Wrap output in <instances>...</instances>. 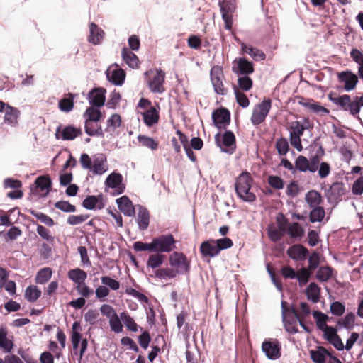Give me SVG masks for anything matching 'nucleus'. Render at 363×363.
<instances>
[{
  "label": "nucleus",
  "mask_w": 363,
  "mask_h": 363,
  "mask_svg": "<svg viewBox=\"0 0 363 363\" xmlns=\"http://www.w3.org/2000/svg\"><path fill=\"white\" fill-rule=\"evenodd\" d=\"M79 162L83 169L89 170L94 175H102L108 170L107 159L103 153L93 155L92 159L88 154L82 153Z\"/></svg>",
  "instance_id": "f257e3e1"
},
{
  "label": "nucleus",
  "mask_w": 363,
  "mask_h": 363,
  "mask_svg": "<svg viewBox=\"0 0 363 363\" xmlns=\"http://www.w3.org/2000/svg\"><path fill=\"white\" fill-rule=\"evenodd\" d=\"M169 264L175 267L177 274L188 275L191 272V261L182 252L174 251L169 257Z\"/></svg>",
  "instance_id": "f03ea898"
},
{
  "label": "nucleus",
  "mask_w": 363,
  "mask_h": 363,
  "mask_svg": "<svg viewBox=\"0 0 363 363\" xmlns=\"http://www.w3.org/2000/svg\"><path fill=\"white\" fill-rule=\"evenodd\" d=\"M215 143L220 148V151L228 154H233L236 149V138L233 131L225 130L223 135L220 133L215 135Z\"/></svg>",
  "instance_id": "7ed1b4c3"
},
{
  "label": "nucleus",
  "mask_w": 363,
  "mask_h": 363,
  "mask_svg": "<svg viewBox=\"0 0 363 363\" xmlns=\"http://www.w3.org/2000/svg\"><path fill=\"white\" fill-rule=\"evenodd\" d=\"M272 108V99L264 98L263 101L257 104L253 109L251 116V123L254 125H258L264 121Z\"/></svg>",
  "instance_id": "20e7f679"
},
{
  "label": "nucleus",
  "mask_w": 363,
  "mask_h": 363,
  "mask_svg": "<svg viewBox=\"0 0 363 363\" xmlns=\"http://www.w3.org/2000/svg\"><path fill=\"white\" fill-rule=\"evenodd\" d=\"M153 240L155 253L170 252L176 249V240L171 233L162 234Z\"/></svg>",
  "instance_id": "39448f33"
},
{
  "label": "nucleus",
  "mask_w": 363,
  "mask_h": 363,
  "mask_svg": "<svg viewBox=\"0 0 363 363\" xmlns=\"http://www.w3.org/2000/svg\"><path fill=\"white\" fill-rule=\"evenodd\" d=\"M224 78L223 69L221 66L214 65L210 70V79L216 94L225 96L228 93L224 87L223 79Z\"/></svg>",
  "instance_id": "423d86ee"
},
{
  "label": "nucleus",
  "mask_w": 363,
  "mask_h": 363,
  "mask_svg": "<svg viewBox=\"0 0 363 363\" xmlns=\"http://www.w3.org/2000/svg\"><path fill=\"white\" fill-rule=\"evenodd\" d=\"M213 125L218 130H225L230 123V112L223 106L215 109L211 114Z\"/></svg>",
  "instance_id": "0eeeda50"
},
{
  "label": "nucleus",
  "mask_w": 363,
  "mask_h": 363,
  "mask_svg": "<svg viewBox=\"0 0 363 363\" xmlns=\"http://www.w3.org/2000/svg\"><path fill=\"white\" fill-rule=\"evenodd\" d=\"M287 302L284 300L281 301V318L284 329L289 334H296L298 333L296 321L297 319L289 311V308L286 309Z\"/></svg>",
  "instance_id": "6e6552de"
},
{
  "label": "nucleus",
  "mask_w": 363,
  "mask_h": 363,
  "mask_svg": "<svg viewBox=\"0 0 363 363\" xmlns=\"http://www.w3.org/2000/svg\"><path fill=\"white\" fill-rule=\"evenodd\" d=\"M337 79L344 84L343 89L347 92L354 90L359 82L358 76L350 69L338 72Z\"/></svg>",
  "instance_id": "1a4fd4ad"
},
{
  "label": "nucleus",
  "mask_w": 363,
  "mask_h": 363,
  "mask_svg": "<svg viewBox=\"0 0 363 363\" xmlns=\"http://www.w3.org/2000/svg\"><path fill=\"white\" fill-rule=\"evenodd\" d=\"M123 176L116 171L112 172L106 179L104 185L106 188L116 189L113 195L122 194L125 189V184L123 183Z\"/></svg>",
  "instance_id": "9d476101"
},
{
  "label": "nucleus",
  "mask_w": 363,
  "mask_h": 363,
  "mask_svg": "<svg viewBox=\"0 0 363 363\" xmlns=\"http://www.w3.org/2000/svg\"><path fill=\"white\" fill-rule=\"evenodd\" d=\"M340 102L341 103L339 106L342 111L349 112V113L354 118H357L358 121L362 122V119L359 116L361 108L357 100L355 99V96L352 100H351L350 95L345 94V96L342 98V100Z\"/></svg>",
  "instance_id": "9b49d317"
},
{
  "label": "nucleus",
  "mask_w": 363,
  "mask_h": 363,
  "mask_svg": "<svg viewBox=\"0 0 363 363\" xmlns=\"http://www.w3.org/2000/svg\"><path fill=\"white\" fill-rule=\"evenodd\" d=\"M281 347L280 342L277 340H265L262 344V350L266 357L271 360L279 359L281 355Z\"/></svg>",
  "instance_id": "f8f14e48"
},
{
  "label": "nucleus",
  "mask_w": 363,
  "mask_h": 363,
  "mask_svg": "<svg viewBox=\"0 0 363 363\" xmlns=\"http://www.w3.org/2000/svg\"><path fill=\"white\" fill-rule=\"evenodd\" d=\"M106 89L103 87H94L87 94V99L90 107L101 108L105 104Z\"/></svg>",
  "instance_id": "ddd939ff"
},
{
  "label": "nucleus",
  "mask_w": 363,
  "mask_h": 363,
  "mask_svg": "<svg viewBox=\"0 0 363 363\" xmlns=\"http://www.w3.org/2000/svg\"><path fill=\"white\" fill-rule=\"evenodd\" d=\"M61 125L57 128L55 133L56 139H62V140H73L77 136L82 134V129L80 128H76L72 125H68L65 126L62 131Z\"/></svg>",
  "instance_id": "4468645a"
},
{
  "label": "nucleus",
  "mask_w": 363,
  "mask_h": 363,
  "mask_svg": "<svg viewBox=\"0 0 363 363\" xmlns=\"http://www.w3.org/2000/svg\"><path fill=\"white\" fill-rule=\"evenodd\" d=\"M52 184V179L49 175L39 176L35 180V186H30V194L38 196V189H39L41 191L46 190V192L41 196L45 197L51 191Z\"/></svg>",
  "instance_id": "2eb2a0df"
},
{
  "label": "nucleus",
  "mask_w": 363,
  "mask_h": 363,
  "mask_svg": "<svg viewBox=\"0 0 363 363\" xmlns=\"http://www.w3.org/2000/svg\"><path fill=\"white\" fill-rule=\"evenodd\" d=\"M236 65L233 66L232 71L238 76L250 75L255 72L254 64L245 57H239L235 60Z\"/></svg>",
  "instance_id": "dca6fc26"
},
{
  "label": "nucleus",
  "mask_w": 363,
  "mask_h": 363,
  "mask_svg": "<svg viewBox=\"0 0 363 363\" xmlns=\"http://www.w3.org/2000/svg\"><path fill=\"white\" fill-rule=\"evenodd\" d=\"M345 189L342 182H334L326 191V197L329 203H337L345 194Z\"/></svg>",
  "instance_id": "f3484780"
},
{
  "label": "nucleus",
  "mask_w": 363,
  "mask_h": 363,
  "mask_svg": "<svg viewBox=\"0 0 363 363\" xmlns=\"http://www.w3.org/2000/svg\"><path fill=\"white\" fill-rule=\"evenodd\" d=\"M82 206L86 210H101L105 206L104 196L102 194L88 195L82 201Z\"/></svg>",
  "instance_id": "a211bd4d"
},
{
  "label": "nucleus",
  "mask_w": 363,
  "mask_h": 363,
  "mask_svg": "<svg viewBox=\"0 0 363 363\" xmlns=\"http://www.w3.org/2000/svg\"><path fill=\"white\" fill-rule=\"evenodd\" d=\"M309 354L314 363H333L330 360L333 354L323 346L318 345L315 350H311Z\"/></svg>",
  "instance_id": "6ab92c4d"
},
{
  "label": "nucleus",
  "mask_w": 363,
  "mask_h": 363,
  "mask_svg": "<svg viewBox=\"0 0 363 363\" xmlns=\"http://www.w3.org/2000/svg\"><path fill=\"white\" fill-rule=\"evenodd\" d=\"M165 73L162 69H157L153 78L148 81L147 86L152 93L162 94L164 91L163 84Z\"/></svg>",
  "instance_id": "aec40b11"
},
{
  "label": "nucleus",
  "mask_w": 363,
  "mask_h": 363,
  "mask_svg": "<svg viewBox=\"0 0 363 363\" xmlns=\"http://www.w3.org/2000/svg\"><path fill=\"white\" fill-rule=\"evenodd\" d=\"M286 253L294 261H303L308 257L309 250L301 244H296L289 247Z\"/></svg>",
  "instance_id": "412c9836"
},
{
  "label": "nucleus",
  "mask_w": 363,
  "mask_h": 363,
  "mask_svg": "<svg viewBox=\"0 0 363 363\" xmlns=\"http://www.w3.org/2000/svg\"><path fill=\"white\" fill-rule=\"evenodd\" d=\"M118 208L125 216L133 217L135 214V207L128 196H122L116 201Z\"/></svg>",
  "instance_id": "4be33fe9"
},
{
  "label": "nucleus",
  "mask_w": 363,
  "mask_h": 363,
  "mask_svg": "<svg viewBox=\"0 0 363 363\" xmlns=\"http://www.w3.org/2000/svg\"><path fill=\"white\" fill-rule=\"evenodd\" d=\"M107 80L115 86H121L124 84L126 74L125 72L119 67L109 72L108 69L106 72Z\"/></svg>",
  "instance_id": "5701e85b"
},
{
  "label": "nucleus",
  "mask_w": 363,
  "mask_h": 363,
  "mask_svg": "<svg viewBox=\"0 0 363 363\" xmlns=\"http://www.w3.org/2000/svg\"><path fill=\"white\" fill-rule=\"evenodd\" d=\"M138 216L136 222L140 231L146 230L150 223V212L147 208L142 205H138Z\"/></svg>",
  "instance_id": "b1692460"
},
{
  "label": "nucleus",
  "mask_w": 363,
  "mask_h": 363,
  "mask_svg": "<svg viewBox=\"0 0 363 363\" xmlns=\"http://www.w3.org/2000/svg\"><path fill=\"white\" fill-rule=\"evenodd\" d=\"M200 252L203 257H214L219 254L215 240L211 239L201 242Z\"/></svg>",
  "instance_id": "393cba45"
},
{
  "label": "nucleus",
  "mask_w": 363,
  "mask_h": 363,
  "mask_svg": "<svg viewBox=\"0 0 363 363\" xmlns=\"http://www.w3.org/2000/svg\"><path fill=\"white\" fill-rule=\"evenodd\" d=\"M77 96V94L70 92L65 94L62 99L58 101L59 109L64 113H69L72 111L74 106V99Z\"/></svg>",
  "instance_id": "a878e982"
},
{
  "label": "nucleus",
  "mask_w": 363,
  "mask_h": 363,
  "mask_svg": "<svg viewBox=\"0 0 363 363\" xmlns=\"http://www.w3.org/2000/svg\"><path fill=\"white\" fill-rule=\"evenodd\" d=\"M252 183L253 178L250 173L247 171L242 172L235 179V191L237 192L238 189L240 191L243 189L252 188Z\"/></svg>",
  "instance_id": "bb28decb"
},
{
  "label": "nucleus",
  "mask_w": 363,
  "mask_h": 363,
  "mask_svg": "<svg viewBox=\"0 0 363 363\" xmlns=\"http://www.w3.org/2000/svg\"><path fill=\"white\" fill-rule=\"evenodd\" d=\"M8 330L5 325L0 326V349L5 353H10L14 347L12 339L7 337Z\"/></svg>",
  "instance_id": "cd10ccee"
},
{
  "label": "nucleus",
  "mask_w": 363,
  "mask_h": 363,
  "mask_svg": "<svg viewBox=\"0 0 363 363\" xmlns=\"http://www.w3.org/2000/svg\"><path fill=\"white\" fill-rule=\"evenodd\" d=\"M89 30V42L96 45L101 44L104 35V30L94 22L90 23Z\"/></svg>",
  "instance_id": "c85d7f7f"
},
{
  "label": "nucleus",
  "mask_w": 363,
  "mask_h": 363,
  "mask_svg": "<svg viewBox=\"0 0 363 363\" xmlns=\"http://www.w3.org/2000/svg\"><path fill=\"white\" fill-rule=\"evenodd\" d=\"M143 122L147 127H152L157 124L160 119L159 111L154 106L143 113Z\"/></svg>",
  "instance_id": "c756f323"
},
{
  "label": "nucleus",
  "mask_w": 363,
  "mask_h": 363,
  "mask_svg": "<svg viewBox=\"0 0 363 363\" xmlns=\"http://www.w3.org/2000/svg\"><path fill=\"white\" fill-rule=\"evenodd\" d=\"M20 114L21 112L17 108L10 106L4 113V123L12 127L16 126L18 123Z\"/></svg>",
  "instance_id": "7c9ffc66"
},
{
  "label": "nucleus",
  "mask_w": 363,
  "mask_h": 363,
  "mask_svg": "<svg viewBox=\"0 0 363 363\" xmlns=\"http://www.w3.org/2000/svg\"><path fill=\"white\" fill-rule=\"evenodd\" d=\"M123 60L127 65L133 69L138 67L139 59L138 56L130 50L128 48L124 47L121 50Z\"/></svg>",
  "instance_id": "2f4dec72"
},
{
  "label": "nucleus",
  "mask_w": 363,
  "mask_h": 363,
  "mask_svg": "<svg viewBox=\"0 0 363 363\" xmlns=\"http://www.w3.org/2000/svg\"><path fill=\"white\" fill-rule=\"evenodd\" d=\"M320 287L316 283L311 282L306 289L307 299L314 303H318L320 298Z\"/></svg>",
  "instance_id": "473e14b6"
},
{
  "label": "nucleus",
  "mask_w": 363,
  "mask_h": 363,
  "mask_svg": "<svg viewBox=\"0 0 363 363\" xmlns=\"http://www.w3.org/2000/svg\"><path fill=\"white\" fill-rule=\"evenodd\" d=\"M83 116L85 118L84 123H97L101 120L102 114L99 108L88 107L84 113Z\"/></svg>",
  "instance_id": "72a5a7b5"
},
{
  "label": "nucleus",
  "mask_w": 363,
  "mask_h": 363,
  "mask_svg": "<svg viewBox=\"0 0 363 363\" xmlns=\"http://www.w3.org/2000/svg\"><path fill=\"white\" fill-rule=\"evenodd\" d=\"M350 57L358 65V78L363 80V53L357 48H352L350 51Z\"/></svg>",
  "instance_id": "f704fd0d"
},
{
  "label": "nucleus",
  "mask_w": 363,
  "mask_h": 363,
  "mask_svg": "<svg viewBox=\"0 0 363 363\" xmlns=\"http://www.w3.org/2000/svg\"><path fill=\"white\" fill-rule=\"evenodd\" d=\"M305 199L311 208L320 206L322 203V196L320 193L313 189L310 190L306 193Z\"/></svg>",
  "instance_id": "c9c22d12"
},
{
  "label": "nucleus",
  "mask_w": 363,
  "mask_h": 363,
  "mask_svg": "<svg viewBox=\"0 0 363 363\" xmlns=\"http://www.w3.org/2000/svg\"><path fill=\"white\" fill-rule=\"evenodd\" d=\"M286 231L276 228L274 223H269L267 228V233L269 240L273 242H279Z\"/></svg>",
  "instance_id": "e433bc0d"
},
{
  "label": "nucleus",
  "mask_w": 363,
  "mask_h": 363,
  "mask_svg": "<svg viewBox=\"0 0 363 363\" xmlns=\"http://www.w3.org/2000/svg\"><path fill=\"white\" fill-rule=\"evenodd\" d=\"M356 317L353 312H349L346 315L337 320V325L347 330H351L355 325Z\"/></svg>",
  "instance_id": "4c0bfd02"
},
{
  "label": "nucleus",
  "mask_w": 363,
  "mask_h": 363,
  "mask_svg": "<svg viewBox=\"0 0 363 363\" xmlns=\"http://www.w3.org/2000/svg\"><path fill=\"white\" fill-rule=\"evenodd\" d=\"M68 277L77 285H81L87 277V274L84 270L76 268L68 272Z\"/></svg>",
  "instance_id": "58836bf2"
},
{
  "label": "nucleus",
  "mask_w": 363,
  "mask_h": 363,
  "mask_svg": "<svg viewBox=\"0 0 363 363\" xmlns=\"http://www.w3.org/2000/svg\"><path fill=\"white\" fill-rule=\"evenodd\" d=\"M331 330L333 332V336L329 339L328 335L325 334L324 335V339L326 340L328 342H330L333 346L338 351H342L345 347L343 342L340 338V337L337 334L338 329L337 328H330Z\"/></svg>",
  "instance_id": "ea45409f"
},
{
  "label": "nucleus",
  "mask_w": 363,
  "mask_h": 363,
  "mask_svg": "<svg viewBox=\"0 0 363 363\" xmlns=\"http://www.w3.org/2000/svg\"><path fill=\"white\" fill-rule=\"evenodd\" d=\"M291 238L301 239L305 233L304 229L298 222L291 224L286 232Z\"/></svg>",
  "instance_id": "a19ab883"
},
{
  "label": "nucleus",
  "mask_w": 363,
  "mask_h": 363,
  "mask_svg": "<svg viewBox=\"0 0 363 363\" xmlns=\"http://www.w3.org/2000/svg\"><path fill=\"white\" fill-rule=\"evenodd\" d=\"M164 261V255L161 253H155L149 256L147 260V267L155 269L159 268Z\"/></svg>",
  "instance_id": "79ce46f5"
},
{
  "label": "nucleus",
  "mask_w": 363,
  "mask_h": 363,
  "mask_svg": "<svg viewBox=\"0 0 363 363\" xmlns=\"http://www.w3.org/2000/svg\"><path fill=\"white\" fill-rule=\"evenodd\" d=\"M333 276V268L330 266H322L318 268L315 274V279L320 282L328 281Z\"/></svg>",
  "instance_id": "37998d69"
},
{
  "label": "nucleus",
  "mask_w": 363,
  "mask_h": 363,
  "mask_svg": "<svg viewBox=\"0 0 363 363\" xmlns=\"http://www.w3.org/2000/svg\"><path fill=\"white\" fill-rule=\"evenodd\" d=\"M41 290L36 286L30 285L25 291V298L30 303L36 301L41 296Z\"/></svg>",
  "instance_id": "c03bdc74"
},
{
  "label": "nucleus",
  "mask_w": 363,
  "mask_h": 363,
  "mask_svg": "<svg viewBox=\"0 0 363 363\" xmlns=\"http://www.w3.org/2000/svg\"><path fill=\"white\" fill-rule=\"evenodd\" d=\"M312 210L309 213V220L311 223H314L316 222H321L325 215V209L322 206H317L311 208Z\"/></svg>",
  "instance_id": "a18cd8bd"
},
{
  "label": "nucleus",
  "mask_w": 363,
  "mask_h": 363,
  "mask_svg": "<svg viewBox=\"0 0 363 363\" xmlns=\"http://www.w3.org/2000/svg\"><path fill=\"white\" fill-rule=\"evenodd\" d=\"M120 318L123 323V324L125 325L128 330H130L131 332H138L139 326L135 322L133 318L130 317L127 313L122 312L120 313Z\"/></svg>",
  "instance_id": "49530a36"
},
{
  "label": "nucleus",
  "mask_w": 363,
  "mask_h": 363,
  "mask_svg": "<svg viewBox=\"0 0 363 363\" xmlns=\"http://www.w3.org/2000/svg\"><path fill=\"white\" fill-rule=\"evenodd\" d=\"M133 248L135 252L148 251L150 252L155 253V247L153 239L150 242L136 241L133 243Z\"/></svg>",
  "instance_id": "de8ad7c7"
},
{
  "label": "nucleus",
  "mask_w": 363,
  "mask_h": 363,
  "mask_svg": "<svg viewBox=\"0 0 363 363\" xmlns=\"http://www.w3.org/2000/svg\"><path fill=\"white\" fill-rule=\"evenodd\" d=\"M250 189L251 188L243 189L240 191L238 189L235 193L242 201L252 203L256 201L257 196L253 192L250 191Z\"/></svg>",
  "instance_id": "09e8293b"
},
{
  "label": "nucleus",
  "mask_w": 363,
  "mask_h": 363,
  "mask_svg": "<svg viewBox=\"0 0 363 363\" xmlns=\"http://www.w3.org/2000/svg\"><path fill=\"white\" fill-rule=\"evenodd\" d=\"M28 211L32 216L35 217L38 220H40L42 223L45 224L48 227H52L55 224L53 219L51 217L48 216V215L42 212L37 211L33 209H29Z\"/></svg>",
  "instance_id": "8fccbe9b"
},
{
  "label": "nucleus",
  "mask_w": 363,
  "mask_h": 363,
  "mask_svg": "<svg viewBox=\"0 0 363 363\" xmlns=\"http://www.w3.org/2000/svg\"><path fill=\"white\" fill-rule=\"evenodd\" d=\"M138 142L144 147L150 148L151 150H156L158 148L159 143L152 138L145 135H138L137 137Z\"/></svg>",
  "instance_id": "3c124183"
},
{
  "label": "nucleus",
  "mask_w": 363,
  "mask_h": 363,
  "mask_svg": "<svg viewBox=\"0 0 363 363\" xmlns=\"http://www.w3.org/2000/svg\"><path fill=\"white\" fill-rule=\"evenodd\" d=\"M52 277V270L49 267L40 269L35 276V282L38 284H44Z\"/></svg>",
  "instance_id": "603ef678"
},
{
  "label": "nucleus",
  "mask_w": 363,
  "mask_h": 363,
  "mask_svg": "<svg viewBox=\"0 0 363 363\" xmlns=\"http://www.w3.org/2000/svg\"><path fill=\"white\" fill-rule=\"evenodd\" d=\"M298 170L301 172H311V167L309 165V160L303 155H299L295 160V170Z\"/></svg>",
  "instance_id": "864d4df0"
},
{
  "label": "nucleus",
  "mask_w": 363,
  "mask_h": 363,
  "mask_svg": "<svg viewBox=\"0 0 363 363\" xmlns=\"http://www.w3.org/2000/svg\"><path fill=\"white\" fill-rule=\"evenodd\" d=\"M176 275V272L169 268H160L155 270V277L160 279H173Z\"/></svg>",
  "instance_id": "5fc2aeb1"
},
{
  "label": "nucleus",
  "mask_w": 363,
  "mask_h": 363,
  "mask_svg": "<svg viewBox=\"0 0 363 363\" xmlns=\"http://www.w3.org/2000/svg\"><path fill=\"white\" fill-rule=\"evenodd\" d=\"M238 84L240 89L247 91L250 90L253 86V81L249 75L238 76Z\"/></svg>",
  "instance_id": "6e6d98bb"
},
{
  "label": "nucleus",
  "mask_w": 363,
  "mask_h": 363,
  "mask_svg": "<svg viewBox=\"0 0 363 363\" xmlns=\"http://www.w3.org/2000/svg\"><path fill=\"white\" fill-rule=\"evenodd\" d=\"M275 148L280 156H284L289 150L288 140L284 137H281L276 141Z\"/></svg>",
  "instance_id": "4d7b16f0"
},
{
  "label": "nucleus",
  "mask_w": 363,
  "mask_h": 363,
  "mask_svg": "<svg viewBox=\"0 0 363 363\" xmlns=\"http://www.w3.org/2000/svg\"><path fill=\"white\" fill-rule=\"evenodd\" d=\"M121 125V117L118 113L112 114L106 121V128L104 131L108 132L111 128L114 130Z\"/></svg>",
  "instance_id": "13d9d810"
},
{
  "label": "nucleus",
  "mask_w": 363,
  "mask_h": 363,
  "mask_svg": "<svg viewBox=\"0 0 363 363\" xmlns=\"http://www.w3.org/2000/svg\"><path fill=\"white\" fill-rule=\"evenodd\" d=\"M233 91L238 105L242 108L248 107L250 105V101L246 94L240 91L238 87H236L235 85L233 86Z\"/></svg>",
  "instance_id": "bf43d9fd"
},
{
  "label": "nucleus",
  "mask_w": 363,
  "mask_h": 363,
  "mask_svg": "<svg viewBox=\"0 0 363 363\" xmlns=\"http://www.w3.org/2000/svg\"><path fill=\"white\" fill-rule=\"evenodd\" d=\"M330 311L333 315L337 317L342 316L345 312V306L341 301H333L330 304Z\"/></svg>",
  "instance_id": "052dcab7"
},
{
  "label": "nucleus",
  "mask_w": 363,
  "mask_h": 363,
  "mask_svg": "<svg viewBox=\"0 0 363 363\" xmlns=\"http://www.w3.org/2000/svg\"><path fill=\"white\" fill-rule=\"evenodd\" d=\"M267 182L272 189L277 190H281L284 186V182L279 176L269 175L267 178Z\"/></svg>",
  "instance_id": "680f3d73"
},
{
  "label": "nucleus",
  "mask_w": 363,
  "mask_h": 363,
  "mask_svg": "<svg viewBox=\"0 0 363 363\" xmlns=\"http://www.w3.org/2000/svg\"><path fill=\"white\" fill-rule=\"evenodd\" d=\"M54 206L65 213H74L76 211V206L71 204L68 201H59L55 203Z\"/></svg>",
  "instance_id": "e2e57ef3"
},
{
  "label": "nucleus",
  "mask_w": 363,
  "mask_h": 363,
  "mask_svg": "<svg viewBox=\"0 0 363 363\" xmlns=\"http://www.w3.org/2000/svg\"><path fill=\"white\" fill-rule=\"evenodd\" d=\"M140 329L142 330V333L138 337V342L142 348L146 350L149 347L152 338L148 330H143L142 328H140Z\"/></svg>",
  "instance_id": "0e129e2a"
},
{
  "label": "nucleus",
  "mask_w": 363,
  "mask_h": 363,
  "mask_svg": "<svg viewBox=\"0 0 363 363\" xmlns=\"http://www.w3.org/2000/svg\"><path fill=\"white\" fill-rule=\"evenodd\" d=\"M121 99V95L119 92L113 91L110 94V98L106 103V107L110 109H116Z\"/></svg>",
  "instance_id": "69168bd1"
},
{
  "label": "nucleus",
  "mask_w": 363,
  "mask_h": 363,
  "mask_svg": "<svg viewBox=\"0 0 363 363\" xmlns=\"http://www.w3.org/2000/svg\"><path fill=\"white\" fill-rule=\"evenodd\" d=\"M291 131L289 136L301 137L305 131L301 123L298 121H295L290 125Z\"/></svg>",
  "instance_id": "338daca9"
},
{
  "label": "nucleus",
  "mask_w": 363,
  "mask_h": 363,
  "mask_svg": "<svg viewBox=\"0 0 363 363\" xmlns=\"http://www.w3.org/2000/svg\"><path fill=\"white\" fill-rule=\"evenodd\" d=\"M352 193L355 196H360L363 194V176L354 182L352 186Z\"/></svg>",
  "instance_id": "774afa93"
}]
</instances>
